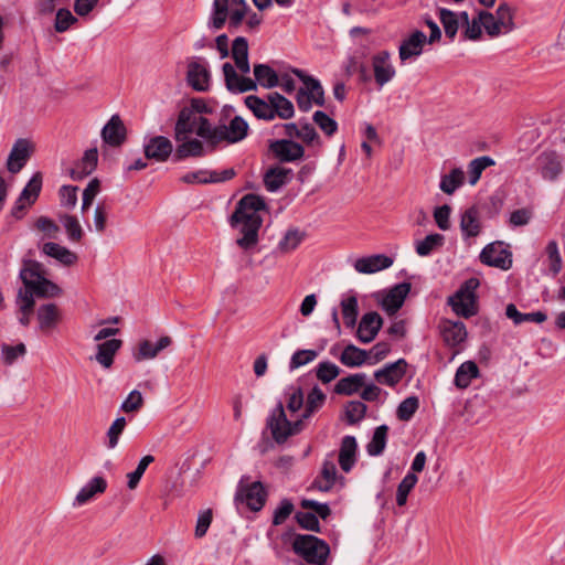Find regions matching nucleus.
I'll use <instances>...</instances> for the list:
<instances>
[{
  "label": "nucleus",
  "mask_w": 565,
  "mask_h": 565,
  "mask_svg": "<svg viewBox=\"0 0 565 565\" xmlns=\"http://www.w3.org/2000/svg\"><path fill=\"white\" fill-rule=\"evenodd\" d=\"M222 71L225 86L232 93L255 90L258 85L266 89H270L279 85V75L268 64H254V79L244 75H238L235 67L228 62L223 64Z\"/></svg>",
  "instance_id": "f257e3e1"
},
{
  "label": "nucleus",
  "mask_w": 565,
  "mask_h": 565,
  "mask_svg": "<svg viewBox=\"0 0 565 565\" xmlns=\"http://www.w3.org/2000/svg\"><path fill=\"white\" fill-rule=\"evenodd\" d=\"M245 105L256 118L266 121L276 117L287 120L295 115L294 104L277 92L268 94L266 99L249 95L245 98Z\"/></svg>",
  "instance_id": "f03ea898"
},
{
  "label": "nucleus",
  "mask_w": 565,
  "mask_h": 565,
  "mask_svg": "<svg viewBox=\"0 0 565 565\" xmlns=\"http://www.w3.org/2000/svg\"><path fill=\"white\" fill-rule=\"evenodd\" d=\"M20 279L34 297L54 298L62 295V289L44 276V270L39 262L25 259L20 270Z\"/></svg>",
  "instance_id": "7ed1b4c3"
},
{
  "label": "nucleus",
  "mask_w": 565,
  "mask_h": 565,
  "mask_svg": "<svg viewBox=\"0 0 565 565\" xmlns=\"http://www.w3.org/2000/svg\"><path fill=\"white\" fill-rule=\"evenodd\" d=\"M212 124L207 118L193 111V109H181L174 127V138L177 141L186 139L195 134L207 143L211 140Z\"/></svg>",
  "instance_id": "20e7f679"
},
{
  "label": "nucleus",
  "mask_w": 565,
  "mask_h": 565,
  "mask_svg": "<svg viewBox=\"0 0 565 565\" xmlns=\"http://www.w3.org/2000/svg\"><path fill=\"white\" fill-rule=\"evenodd\" d=\"M295 553L306 562L316 565H323L330 554V547L323 540L306 534H298L292 542Z\"/></svg>",
  "instance_id": "39448f33"
},
{
  "label": "nucleus",
  "mask_w": 565,
  "mask_h": 565,
  "mask_svg": "<svg viewBox=\"0 0 565 565\" xmlns=\"http://www.w3.org/2000/svg\"><path fill=\"white\" fill-rule=\"evenodd\" d=\"M267 426L270 429L273 439L277 444H284L289 437L302 430L303 423L300 418L290 422L286 416L282 404L278 403L267 419Z\"/></svg>",
  "instance_id": "423d86ee"
},
{
  "label": "nucleus",
  "mask_w": 565,
  "mask_h": 565,
  "mask_svg": "<svg viewBox=\"0 0 565 565\" xmlns=\"http://www.w3.org/2000/svg\"><path fill=\"white\" fill-rule=\"evenodd\" d=\"M479 287L477 278H470L448 298V303L454 312L463 318H470L477 313L476 289Z\"/></svg>",
  "instance_id": "0eeeda50"
},
{
  "label": "nucleus",
  "mask_w": 565,
  "mask_h": 565,
  "mask_svg": "<svg viewBox=\"0 0 565 565\" xmlns=\"http://www.w3.org/2000/svg\"><path fill=\"white\" fill-rule=\"evenodd\" d=\"M248 131V124L241 116H235L228 125L212 126L210 145L215 146L222 141L235 143L242 141Z\"/></svg>",
  "instance_id": "6e6552de"
},
{
  "label": "nucleus",
  "mask_w": 565,
  "mask_h": 565,
  "mask_svg": "<svg viewBox=\"0 0 565 565\" xmlns=\"http://www.w3.org/2000/svg\"><path fill=\"white\" fill-rule=\"evenodd\" d=\"M42 189V174L36 172L30 181L26 183L19 198L17 199L14 206L12 207L11 214L17 220L24 216V212L28 207L33 205Z\"/></svg>",
  "instance_id": "1a4fd4ad"
},
{
  "label": "nucleus",
  "mask_w": 565,
  "mask_h": 565,
  "mask_svg": "<svg viewBox=\"0 0 565 565\" xmlns=\"http://www.w3.org/2000/svg\"><path fill=\"white\" fill-rule=\"evenodd\" d=\"M186 82L196 92L210 89L211 73L204 58L196 57L188 63Z\"/></svg>",
  "instance_id": "9d476101"
},
{
  "label": "nucleus",
  "mask_w": 565,
  "mask_h": 565,
  "mask_svg": "<svg viewBox=\"0 0 565 565\" xmlns=\"http://www.w3.org/2000/svg\"><path fill=\"white\" fill-rule=\"evenodd\" d=\"M266 207L263 198L256 194H246L243 196L231 216V225H236L237 222L246 221L247 216L253 218H262L258 212Z\"/></svg>",
  "instance_id": "9b49d317"
},
{
  "label": "nucleus",
  "mask_w": 565,
  "mask_h": 565,
  "mask_svg": "<svg viewBox=\"0 0 565 565\" xmlns=\"http://www.w3.org/2000/svg\"><path fill=\"white\" fill-rule=\"evenodd\" d=\"M387 50L380 51L372 56L374 81L379 87H383L396 76V70L391 61Z\"/></svg>",
  "instance_id": "f8f14e48"
},
{
  "label": "nucleus",
  "mask_w": 565,
  "mask_h": 565,
  "mask_svg": "<svg viewBox=\"0 0 565 565\" xmlns=\"http://www.w3.org/2000/svg\"><path fill=\"white\" fill-rule=\"evenodd\" d=\"M262 223V218L247 216L246 221L237 222L236 225H231L238 230L239 236L236 239V244L239 248L248 250L258 244V232Z\"/></svg>",
  "instance_id": "ddd939ff"
},
{
  "label": "nucleus",
  "mask_w": 565,
  "mask_h": 565,
  "mask_svg": "<svg viewBox=\"0 0 565 565\" xmlns=\"http://www.w3.org/2000/svg\"><path fill=\"white\" fill-rule=\"evenodd\" d=\"M270 152L280 162H294L305 156V148L291 139H279L269 145Z\"/></svg>",
  "instance_id": "4468645a"
},
{
  "label": "nucleus",
  "mask_w": 565,
  "mask_h": 565,
  "mask_svg": "<svg viewBox=\"0 0 565 565\" xmlns=\"http://www.w3.org/2000/svg\"><path fill=\"white\" fill-rule=\"evenodd\" d=\"M480 260L486 265L504 270L509 269L512 264L511 254L500 243L487 245L480 254Z\"/></svg>",
  "instance_id": "2eb2a0df"
},
{
  "label": "nucleus",
  "mask_w": 565,
  "mask_h": 565,
  "mask_svg": "<svg viewBox=\"0 0 565 565\" xmlns=\"http://www.w3.org/2000/svg\"><path fill=\"white\" fill-rule=\"evenodd\" d=\"M382 326L383 319L377 312H366L360 320L356 337L362 343H370L376 338Z\"/></svg>",
  "instance_id": "dca6fc26"
},
{
  "label": "nucleus",
  "mask_w": 565,
  "mask_h": 565,
  "mask_svg": "<svg viewBox=\"0 0 565 565\" xmlns=\"http://www.w3.org/2000/svg\"><path fill=\"white\" fill-rule=\"evenodd\" d=\"M33 151V145L28 139H18L13 145L8 161L7 168L11 173L19 172Z\"/></svg>",
  "instance_id": "f3484780"
},
{
  "label": "nucleus",
  "mask_w": 565,
  "mask_h": 565,
  "mask_svg": "<svg viewBox=\"0 0 565 565\" xmlns=\"http://www.w3.org/2000/svg\"><path fill=\"white\" fill-rule=\"evenodd\" d=\"M407 363L404 359L386 364L383 369L374 372V379L388 386L396 385L406 373Z\"/></svg>",
  "instance_id": "a211bd4d"
},
{
  "label": "nucleus",
  "mask_w": 565,
  "mask_h": 565,
  "mask_svg": "<svg viewBox=\"0 0 565 565\" xmlns=\"http://www.w3.org/2000/svg\"><path fill=\"white\" fill-rule=\"evenodd\" d=\"M411 291L409 282H402L394 286L383 298L381 306L387 315H395L403 306L405 298Z\"/></svg>",
  "instance_id": "6ab92c4d"
},
{
  "label": "nucleus",
  "mask_w": 565,
  "mask_h": 565,
  "mask_svg": "<svg viewBox=\"0 0 565 565\" xmlns=\"http://www.w3.org/2000/svg\"><path fill=\"white\" fill-rule=\"evenodd\" d=\"M426 41V34L419 30L414 31L407 39L403 40L398 47L401 62L420 55Z\"/></svg>",
  "instance_id": "aec40b11"
},
{
  "label": "nucleus",
  "mask_w": 565,
  "mask_h": 565,
  "mask_svg": "<svg viewBox=\"0 0 565 565\" xmlns=\"http://www.w3.org/2000/svg\"><path fill=\"white\" fill-rule=\"evenodd\" d=\"M536 167L543 179L554 181L562 173V163L555 152H543L536 158Z\"/></svg>",
  "instance_id": "412c9836"
},
{
  "label": "nucleus",
  "mask_w": 565,
  "mask_h": 565,
  "mask_svg": "<svg viewBox=\"0 0 565 565\" xmlns=\"http://www.w3.org/2000/svg\"><path fill=\"white\" fill-rule=\"evenodd\" d=\"M103 140L113 147L120 146L126 140V128L118 115H113L102 130Z\"/></svg>",
  "instance_id": "4be33fe9"
},
{
  "label": "nucleus",
  "mask_w": 565,
  "mask_h": 565,
  "mask_svg": "<svg viewBox=\"0 0 565 565\" xmlns=\"http://www.w3.org/2000/svg\"><path fill=\"white\" fill-rule=\"evenodd\" d=\"M172 150V143L167 137L157 136L145 146V156L147 159L163 162L170 157Z\"/></svg>",
  "instance_id": "5701e85b"
},
{
  "label": "nucleus",
  "mask_w": 565,
  "mask_h": 565,
  "mask_svg": "<svg viewBox=\"0 0 565 565\" xmlns=\"http://www.w3.org/2000/svg\"><path fill=\"white\" fill-rule=\"evenodd\" d=\"M440 332L444 341L449 347H456L467 338L466 326L461 321H443L440 323Z\"/></svg>",
  "instance_id": "b1692460"
},
{
  "label": "nucleus",
  "mask_w": 565,
  "mask_h": 565,
  "mask_svg": "<svg viewBox=\"0 0 565 565\" xmlns=\"http://www.w3.org/2000/svg\"><path fill=\"white\" fill-rule=\"evenodd\" d=\"M36 318L40 330L47 333L58 324L61 312L55 303H45L38 308Z\"/></svg>",
  "instance_id": "393cba45"
},
{
  "label": "nucleus",
  "mask_w": 565,
  "mask_h": 565,
  "mask_svg": "<svg viewBox=\"0 0 565 565\" xmlns=\"http://www.w3.org/2000/svg\"><path fill=\"white\" fill-rule=\"evenodd\" d=\"M393 259L385 255H373L355 260L354 269L361 274H374L391 267Z\"/></svg>",
  "instance_id": "a878e982"
},
{
  "label": "nucleus",
  "mask_w": 565,
  "mask_h": 565,
  "mask_svg": "<svg viewBox=\"0 0 565 565\" xmlns=\"http://www.w3.org/2000/svg\"><path fill=\"white\" fill-rule=\"evenodd\" d=\"M230 54L235 63V66L243 75L250 72V65L248 61V41L246 38L237 36L234 39Z\"/></svg>",
  "instance_id": "bb28decb"
},
{
  "label": "nucleus",
  "mask_w": 565,
  "mask_h": 565,
  "mask_svg": "<svg viewBox=\"0 0 565 565\" xmlns=\"http://www.w3.org/2000/svg\"><path fill=\"white\" fill-rule=\"evenodd\" d=\"M172 339L169 335L161 337L157 343L143 340L139 343L138 351L134 354L137 362L154 359L162 350L170 347Z\"/></svg>",
  "instance_id": "cd10ccee"
},
{
  "label": "nucleus",
  "mask_w": 565,
  "mask_h": 565,
  "mask_svg": "<svg viewBox=\"0 0 565 565\" xmlns=\"http://www.w3.org/2000/svg\"><path fill=\"white\" fill-rule=\"evenodd\" d=\"M98 151L96 148H90L85 151L83 158L71 170V178L73 180H82L89 175L97 167Z\"/></svg>",
  "instance_id": "c85d7f7f"
},
{
  "label": "nucleus",
  "mask_w": 565,
  "mask_h": 565,
  "mask_svg": "<svg viewBox=\"0 0 565 565\" xmlns=\"http://www.w3.org/2000/svg\"><path fill=\"white\" fill-rule=\"evenodd\" d=\"M356 439L353 436L342 438L339 450V465L344 472H349L356 461Z\"/></svg>",
  "instance_id": "c756f323"
},
{
  "label": "nucleus",
  "mask_w": 565,
  "mask_h": 565,
  "mask_svg": "<svg viewBox=\"0 0 565 565\" xmlns=\"http://www.w3.org/2000/svg\"><path fill=\"white\" fill-rule=\"evenodd\" d=\"M337 480V467L333 460L326 459L319 476L313 480L311 488L322 492L330 491Z\"/></svg>",
  "instance_id": "7c9ffc66"
},
{
  "label": "nucleus",
  "mask_w": 565,
  "mask_h": 565,
  "mask_svg": "<svg viewBox=\"0 0 565 565\" xmlns=\"http://www.w3.org/2000/svg\"><path fill=\"white\" fill-rule=\"evenodd\" d=\"M366 375L364 373H355L340 379L333 387V392L338 395L351 396L358 393L365 384Z\"/></svg>",
  "instance_id": "2f4dec72"
},
{
  "label": "nucleus",
  "mask_w": 565,
  "mask_h": 565,
  "mask_svg": "<svg viewBox=\"0 0 565 565\" xmlns=\"http://www.w3.org/2000/svg\"><path fill=\"white\" fill-rule=\"evenodd\" d=\"M460 228L467 237H476L480 234V212L477 206H470L461 214Z\"/></svg>",
  "instance_id": "473e14b6"
},
{
  "label": "nucleus",
  "mask_w": 565,
  "mask_h": 565,
  "mask_svg": "<svg viewBox=\"0 0 565 565\" xmlns=\"http://www.w3.org/2000/svg\"><path fill=\"white\" fill-rule=\"evenodd\" d=\"M121 345L122 341L119 339H110L99 343L95 355L96 361L105 369H109L114 363L115 354Z\"/></svg>",
  "instance_id": "72a5a7b5"
},
{
  "label": "nucleus",
  "mask_w": 565,
  "mask_h": 565,
  "mask_svg": "<svg viewBox=\"0 0 565 565\" xmlns=\"http://www.w3.org/2000/svg\"><path fill=\"white\" fill-rule=\"evenodd\" d=\"M107 488V482L103 477H94L85 484L75 497V504L83 505L92 500L95 494L104 493Z\"/></svg>",
  "instance_id": "f704fd0d"
},
{
  "label": "nucleus",
  "mask_w": 565,
  "mask_h": 565,
  "mask_svg": "<svg viewBox=\"0 0 565 565\" xmlns=\"http://www.w3.org/2000/svg\"><path fill=\"white\" fill-rule=\"evenodd\" d=\"M179 142L174 153L177 160H183L189 157L199 158L206 153L203 142L199 139H190L188 137Z\"/></svg>",
  "instance_id": "c9c22d12"
},
{
  "label": "nucleus",
  "mask_w": 565,
  "mask_h": 565,
  "mask_svg": "<svg viewBox=\"0 0 565 565\" xmlns=\"http://www.w3.org/2000/svg\"><path fill=\"white\" fill-rule=\"evenodd\" d=\"M42 252L58 262L63 265L71 266L75 264L77 260V256L75 253L71 252L68 248L53 242L45 243L42 247Z\"/></svg>",
  "instance_id": "e433bc0d"
},
{
  "label": "nucleus",
  "mask_w": 565,
  "mask_h": 565,
  "mask_svg": "<svg viewBox=\"0 0 565 565\" xmlns=\"http://www.w3.org/2000/svg\"><path fill=\"white\" fill-rule=\"evenodd\" d=\"M367 358V351L360 349L354 344H349L343 349L340 355V362L349 367H358L364 364Z\"/></svg>",
  "instance_id": "4c0bfd02"
},
{
  "label": "nucleus",
  "mask_w": 565,
  "mask_h": 565,
  "mask_svg": "<svg viewBox=\"0 0 565 565\" xmlns=\"http://www.w3.org/2000/svg\"><path fill=\"white\" fill-rule=\"evenodd\" d=\"M326 394L319 386H313L312 390L307 395L305 412L301 415L300 419L310 418L316 412H318L326 403Z\"/></svg>",
  "instance_id": "58836bf2"
},
{
  "label": "nucleus",
  "mask_w": 565,
  "mask_h": 565,
  "mask_svg": "<svg viewBox=\"0 0 565 565\" xmlns=\"http://www.w3.org/2000/svg\"><path fill=\"white\" fill-rule=\"evenodd\" d=\"M479 376V367L473 361L463 362L455 375V384L459 388H466L471 381Z\"/></svg>",
  "instance_id": "ea45409f"
},
{
  "label": "nucleus",
  "mask_w": 565,
  "mask_h": 565,
  "mask_svg": "<svg viewBox=\"0 0 565 565\" xmlns=\"http://www.w3.org/2000/svg\"><path fill=\"white\" fill-rule=\"evenodd\" d=\"M292 72L303 82L315 104L318 106H323L324 92L320 82L311 76L303 74V72L300 70L295 68Z\"/></svg>",
  "instance_id": "a19ab883"
},
{
  "label": "nucleus",
  "mask_w": 565,
  "mask_h": 565,
  "mask_svg": "<svg viewBox=\"0 0 565 565\" xmlns=\"http://www.w3.org/2000/svg\"><path fill=\"white\" fill-rule=\"evenodd\" d=\"M266 492L260 482H254L246 488L244 500L253 511H259L265 504Z\"/></svg>",
  "instance_id": "79ce46f5"
},
{
  "label": "nucleus",
  "mask_w": 565,
  "mask_h": 565,
  "mask_svg": "<svg viewBox=\"0 0 565 565\" xmlns=\"http://www.w3.org/2000/svg\"><path fill=\"white\" fill-rule=\"evenodd\" d=\"M289 173V169L281 167H273L268 169L264 175L266 189L270 192L277 191L286 183Z\"/></svg>",
  "instance_id": "37998d69"
},
{
  "label": "nucleus",
  "mask_w": 565,
  "mask_h": 565,
  "mask_svg": "<svg viewBox=\"0 0 565 565\" xmlns=\"http://www.w3.org/2000/svg\"><path fill=\"white\" fill-rule=\"evenodd\" d=\"M465 182V172L460 168H454L448 174H444L440 180V190L451 195Z\"/></svg>",
  "instance_id": "c03bdc74"
},
{
  "label": "nucleus",
  "mask_w": 565,
  "mask_h": 565,
  "mask_svg": "<svg viewBox=\"0 0 565 565\" xmlns=\"http://www.w3.org/2000/svg\"><path fill=\"white\" fill-rule=\"evenodd\" d=\"M388 427L386 425H381L375 428L372 439L366 445V451L370 456H379L381 455L386 446Z\"/></svg>",
  "instance_id": "a18cd8bd"
},
{
  "label": "nucleus",
  "mask_w": 565,
  "mask_h": 565,
  "mask_svg": "<svg viewBox=\"0 0 565 565\" xmlns=\"http://www.w3.org/2000/svg\"><path fill=\"white\" fill-rule=\"evenodd\" d=\"M230 0H214L213 12L209 25L213 30H220L224 26L228 15Z\"/></svg>",
  "instance_id": "49530a36"
},
{
  "label": "nucleus",
  "mask_w": 565,
  "mask_h": 565,
  "mask_svg": "<svg viewBox=\"0 0 565 565\" xmlns=\"http://www.w3.org/2000/svg\"><path fill=\"white\" fill-rule=\"evenodd\" d=\"M494 164V160L488 156H482L473 159L468 164V174H469V183L475 185L482 172Z\"/></svg>",
  "instance_id": "de8ad7c7"
},
{
  "label": "nucleus",
  "mask_w": 565,
  "mask_h": 565,
  "mask_svg": "<svg viewBox=\"0 0 565 565\" xmlns=\"http://www.w3.org/2000/svg\"><path fill=\"white\" fill-rule=\"evenodd\" d=\"M0 349L2 363L7 366L14 364L20 358L26 354V347L22 342L15 345L3 343Z\"/></svg>",
  "instance_id": "09e8293b"
},
{
  "label": "nucleus",
  "mask_w": 565,
  "mask_h": 565,
  "mask_svg": "<svg viewBox=\"0 0 565 565\" xmlns=\"http://www.w3.org/2000/svg\"><path fill=\"white\" fill-rule=\"evenodd\" d=\"M341 309L344 323L348 328H353L359 315L358 298L350 296L341 301Z\"/></svg>",
  "instance_id": "8fccbe9b"
},
{
  "label": "nucleus",
  "mask_w": 565,
  "mask_h": 565,
  "mask_svg": "<svg viewBox=\"0 0 565 565\" xmlns=\"http://www.w3.org/2000/svg\"><path fill=\"white\" fill-rule=\"evenodd\" d=\"M444 242V235L438 233L429 234L416 243V253L423 257L428 256L434 249L443 246Z\"/></svg>",
  "instance_id": "3c124183"
},
{
  "label": "nucleus",
  "mask_w": 565,
  "mask_h": 565,
  "mask_svg": "<svg viewBox=\"0 0 565 565\" xmlns=\"http://www.w3.org/2000/svg\"><path fill=\"white\" fill-rule=\"evenodd\" d=\"M340 373L341 369L330 361H322L316 367V377L323 384L332 382Z\"/></svg>",
  "instance_id": "603ef678"
},
{
  "label": "nucleus",
  "mask_w": 565,
  "mask_h": 565,
  "mask_svg": "<svg viewBox=\"0 0 565 565\" xmlns=\"http://www.w3.org/2000/svg\"><path fill=\"white\" fill-rule=\"evenodd\" d=\"M367 411V406L361 401H350L344 406L345 419L349 425L361 422Z\"/></svg>",
  "instance_id": "864d4df0"
},
{
  "label": "nucleus",
  "mask_w": 565,
  "mask_h": 565,
  "mask_svg": "<svg viewBox=\"0 0 565 565\" xmlns=\"http://www.w3.org/2000/svg\"><path fill=\"white\" fill-rule=\"evenodd\" d=\"M303 239V233L298 230H289L278 244V250L282 254H288L296 249Z\"/></svg>",
  "instance_id": "5fc2aeb1"
},
{
  "label": "nucleus",
  "mask_w": 565,
  "mask_h": 565,
  "mask_svg": "<svg viewBox=\"0 0 565 565\" xmlns=\"http://www.w3.org/2000/svg\"><path fill=\"white\" fill-rule=\"evenodd\" d=\"M439 19L444 26L446 35L450 40H454V38L456 36V34L458 32V28H459L457 14L455 12H452L451 10L443 8L439 10Z\"/></svg>",
  "instance_id": "6e6d98bb"
},
{
  "label": "nucleus",
  "mask_w": 565,
  "mask_h": 565,
  "mask_svg": "<svg viewBox=\"0 0 565 565\" xmlns=\"http://www.w3.org/2000/svg\"><path fill=\"white\" fill-rule=\"evenodd\" d=\"M418 478L415 473H407L399 482L396 492V503L398 507H403L407 502V497L413 488L416 486Z\"/></svg>",
  "instance_id": "4d7b16f0"
},
{
  "label": "nucleus",
  "mask_w": 565,
  "mask_h": 565,
  "mask_svg": "<svg viewBox=\"0 0 565 565\" xmlns=\"http://www.w3.org/2000/svg\"><path fill=\"white\" fill-rule=\"evenodd\" d=\"M60 222L64 226L71 241L79 242L82 239L83 228L75 216L70 214L60 215Z\"/></svg>",
  "instance_id": "13d9d810"
},
{
  "label": "nucleus",
  "mask_w": 565,
  "mask_h": 565,
  "mask_svg": "<svg viewBox=\"0 0 565 565\" xmlns=\"http://www.w3.org/2000/svg\"><path fill=\"white\" fill-rule=\"evenodd\" d=\"M478 22H481L482 28L486 33L491 36H499L500 34H505L503 30L499 26L498 21L494 19V14L488 12L486 10H481L478 12Z\"/></svg>",
  "instance_id": "bf43d9fd"
},
{
  "label": "nucleus",
  "mask_w": 565,
  "mask_h": 565,
  "mask_svg": "<svg viewBox=\"0 0 565 565\" xmlns=\"http://www.w3.org/2000/svg\"><path fill=\"white\" fill-rule=\"evenodd\" d=\"M154 461V457L151 456V455H147L145 457H142L140 459V461L138 462V466L136 468L135 471L132 472H129L127 475V479H128V482H127V487L130 489V490H134L137 488L141 477L143 476L146 469L148 468V466L150 463H152Z\"/></svg>",
  "instance_id": "052dcab7"
},
{
  "label": "nucleus",
  "mask_w": 565,
  "mask_h": 565,
  "mask_svg": "<svg viewBox=\"0 0 565 565\" xmlns=\"http://www.w3.org/2000/svg\"><path fill=\"white\" fill-rule=\"evenodd\" d=\"M494 19L504 33H509L514 29L513 14L508 4L502 3L498 7Z\"/></svg>",
  "instance_id": "680f3d73"
},
{
  "label": "nucleus",
  "mask_w": 565,
  "mask_h": 565,
  "mask_svg": "<svg viewBox=\"0 0 565 565\" xmlns=\"http://www.w3.org/2000/svg\"><path fill=\"white\" fill-rule=\"evenodd\" d=\"M313 121L328 137H331L338 130L337 121L332 119L329 115H327L324 111L317 110L313 114Z\"/></svg>",
  "instance_id": "e2e57ef3"
},
{
  "label": "nucleus",
  "mask_w": 565,
  "mask_h": 565,
  "mask_svg": "<svg viewBox=\"0 0 565 565\" xmlns=\"http://www.w3.org/2000/svg\"><path fill=\"white\" fill-rule=\"evenodd\" d=\"M419 406V401L416 396L405 398L397 407L396 415L398 419L407 422L416 413Z\"/></svg>",
  "instance_id": "0e129e2a"
},
{
  "label": "nucleus",
  "mask_w": 565,
  "mask_h": 565,
  "mask_svg": "<svg viewBox=\"0 0 565 565\" xmlns=\"http://www.w3.org/2000/svg\"><path fill=\"white\" fill-rule=\"evenodd\" d=\"M77 22V19L73 15V13L65 8H61L56 12L54 29L58 33H63L67 31L74 23Z\"/></svg>",
  "instance_id": "69168bd1"
},
{
  "label": "nucleus",
  "mask_w": 565,
  "mask_h": 565,
  "mask_svg": "<svg viewBox=\"0 0 565 565\" xmlns=\"http://www.w3.org/2000/svg\"><path fill=\"white\" fill-rule=\"evenodd\" d=\"M126 425H127L126 418L122 417V416L116 418L113 422V424L110 425V427L107 430V438H108L107 447L109 449H114V448L117 447L118 441H119V437L122 434Z\"/></svg>",
  "instance_id": "338daca9"
},
{
  "label": "nucleus",
  "mask_w": 565,
  "mask_h": 565,
  "mask_svg": "<svg viewBox=\"0 0 565 565\" xmlns=\"http://www.w3.org/2000/svg\"><path fill=\"white\" fill-rule=\"evenodd\" d=\"M317 356L316 350H298L292 354L289 366L291 370H296L312 362Z\"/></svg>",
  "instance_id": "774afa93"
}]
</instances>
